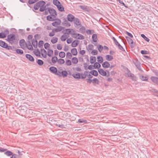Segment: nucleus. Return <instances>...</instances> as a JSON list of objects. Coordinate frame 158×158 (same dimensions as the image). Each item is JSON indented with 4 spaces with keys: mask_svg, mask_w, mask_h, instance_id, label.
<instances>
[{
    "mask_svg": "<svg viewBox=\"0 0 158 158\" xmlns=\"http://www.w3.org/2000/svg\"><path fill=\"white\" fill-rule=\"evenodd\" d=\"M33 47L36 48L37 47V40H34V39L31 41Z\"/></svg>",
    "mask_w": 158,
    "mask_h": 158,
    "instance_id": "obj_23",
    "label": "nucleus"
},
{
    "mask_svg": "<svg viewBox=\"0 0 158 158\" xmlns=\"http://www.w3.org/2000/svg\"><path fill=\"white\" fill-rule=\"evenodd\" d=\"M41 52L42 56L44 58H46L47 54L46 51L44 49L41 48Z\"/></svg>",
    "mask_w": 158,
    "mask_h": 158,
    "instance_id": "obj_17",
    "label": "nucleus"
},
{
    "mask_svg": "<svg viewBox=\"0 0 158 158\" xmlns=\"http://www.w3.org/2000/svg\"><path fill=\"white\" fill-rule=\"evenodd\" d=\"M71 52L72 54L74 56L76 55L77 54V50L75 48H73L71 49Z\"/></svg>",
    "mask_w": 158,
    "mask_h": 158,
    "instance_id": "obj_28",
    "label": "nucleus"
},
{
    "mask_svg": "<svg viewBox=\"0 0 158 158\" xmlns=\"http://www.w3.org/2000/svg\"><path fill=\"white\" fill-rule=\"evenodd\" d=\"M92 75L95 76H97L98 75V73L96 70H93L91 71L90 72Z\"/></svg>",
    "mask_w": 158,
    "mask_h": 158,
    "instance_id": "obj_35",
    "label": "nucleus"
},
{
    "mask_svg": "<svg viewBox=\"0 0 158 158\" xmlns=\"http://www.w3.org/2000/svg\"><path fill=\"white\" fill-rule=\"evenodd\" d=\"M44 42L42 40H40L38 43V46L39 48H41L43 47Z\"/></svg>",
    "mask_w": 158,
    "mask_h": 158,
    "instance_id": "obj_44",
    "label": "nucleus"
},
{
    "mask_svg": "<svg viewBox=\"0 0 158 158\" xmlns=\"http://www.w3.org/2000/svg\"><path fill=\"white\" fill-rule=\"evenodd\" d=\"M45 4L46 3L44 1H40L37 2L34 5L33 8L35 10H38L40 8V11L43 12L45 9L46 7Z\"/></svg>",
    "mask_w": 158,
    "mask_h": 158,
    "instance_id": "obj_1",
    "label": "nucleus"
},
{
    "mask_svg": "<svg viewBox=\"0 0 158 158\" xmlns=\"http://www.w3.org/2000/svg\"><path fill=\"white\" fill-rule=\"evenodd\" d=\"M118 48L122 50V51H124L125 50L123 48L122 46L120 44H118Z\"/></svg>",
    "mask_w": 158,
    "mask_h": 158,
    "instance_id": "obj_62",
    "label": "nucleus"
},
{
    "mask_svg": "<svg viewBox=\"0 0 158 158\" xmlns=\"http://www.w3.org/2000/svg\"><path fill=\"white\" fill-rule=\"evenodd\" d=\"M67 18L68 20L70 22H72L74 19L75 17L73 15L69 14L67 15Z\"/></svg>",
    "mask_w": 158,
    "mask_h": 158,
    "instance_id": "obj_12",
    "label": "nucleus"
},
{
    "mask_svg": "<svg viewBox=\"0 0 158 158\" xmlns=\"http://www.w3.org/2000/svg\"><path fill=\"white\" fill-rule=\"evenodd\" d=\"M92 83H96L98 84L99 83V80L96 78H94L92 80Z\"/></svg>",
    "mask_w": 158,
    "mask_h": 158,
    "instance_id": "obj_51",
    "label": "nucleus"
},
{
    "mask_svg": "<svg viewBox=\"0 0 158 158\" xmlns=\"http://www.w3.org/2000/svg\"><path fill=\"white\" fill-rule=\"evenodd\" d=\"M140 78L141 80L143 81H146L148 79L147 77L145 76H144L143 75L140 76Z\"/></svg>",
    "mask_w": 158,
    "mask_h": 158,
    "instance_id": "obj_53",
    "label": "nucleus"
},
{
    "mask_svg": "<svg viewBox=\"0 0 158 158\" xmlns=\"http://www.w3.org/2000/svg\"><path fill=\"white\" fill-rule=\"evenodd\" d=\"M53 51L51 49H48V52L47 53L49 57H51L52 55H53Z\"/></svg>",
    "mask_w": 158,
    "mask_h": 158,
    "instance_id": "obj_32",
    "label": "nucleus"
},
{
    "mask_svg": "<svg viewBox=\"0 0 158 158\" xmlns=\"http://www.w3.org/2000/svg\"><path fill=\"white\" fill-rule=\"evenodd\" d=\"M102 67L105 69L108 68L110 66V64L107 61H105L102 64Z\"/></svg>",
    "mask_w": 158,
    "mask_h": 158,
    "instance_id": "obj_14",
    "label": "nucleus"
},
{
    "mask_svg": "<svg viewBox=\"0 0 158 158\" xmlns=\"http://www.w3.org/2000/svg\"><path fill=\"white\" fill-rule=\"evenodd\" d=\"M58 10L62 12L64 11V8L63 6L60 4V5L57 7Z\"/></svg>",
    "mask_w": 158,
    "mask_h": 158,
    "instance_id": "obj_30",
    "label": "nucleus"
},
{
    "mask_svg": "<svg viewBox=\"0 0 158 158\" xmlns=\"http://www.w3.org/2000/svg\"><path fill=\"white\" fill-rule=\"evenodd\" d=\"M36 62L40 65H42L44 64V62L40 59H38L37 60Z\"/></svg>",
    "mask_w": 158,
    "mask_h": 158,
    "instance_id": "obj_50",
    "label": "nucleus"
},
{
    "mask_svg": "<svg viewBox=\"0 0 158 158\" xmlns=\"http://www.w3.org/2000/svg\"><path fill=\"white\" fill-rule=\"evenodd\" d=\"M61 30H52V31L49 33V35L50 36H52L55 35V33L60 31Z\"/></svg>",
    "mask_w": 158,
    "mask_h": 158,
    "instance_id": "obj_26",
    "label": "nucleus"
},
{
    "mask_svg": "<svg viewBox=\"0 0 158 158\" xmlns=\"http://www.w3.org/2000/svg\"><path fill=\"white\" fill-rule=\"evenodd\" d=\"M141 53L142 54H148V52L147 51L141 50Z\"/></svg>",
    "mask_w": 158,
    "mask_h": 158,
    "instance_id": "obj_64",
    "label": "nucleus"
},
{
    "mask_svg": "<svg viewBox=\"0 0 158 158\" xmlns=\"http://www.w3.org/2000/svg\"><path fill=\"white\" fill-rule=\"evenodd\" d=\"M53 21L54 22L52 23V24L55 27L59 26L61 22L60 20L59 19H55Z\"/></svg>",
    "mask_w": 158,
    "mask_h": 158,
    "instance_id": "obj_6",
    "label": "nucleus"
},
{
    "mask_svg": "<svg viewBox=\"0 0 158 158\" xmlns=\"http://www.w3.org/2000/svg\"><path fill=\"white\" fill-rule=\"evenodd\" d=\"M26 57L31 62H33L34 61V58L30 54H26Z\"/></svg>",
    "mask_w": 158,
    "mask_h": 158,
    "instance_id": "obj_16",
    "label": "nucleus"
},
{
    "mask_svg": "<svg viewBox=\"0 0 158 158\" xmlns=\"http://www.w3.org/2000/svg\"><path fill=\"white\" fill-rule=\"evenodd\" d=\"M61 73L60 71H57V73H55V74L57 75L59 77H60L61 76Z\"/></svg>",
    "mask_w": 158,
    "mask_h": 158,
    "instance_id": "obj_63",
    "label": "nucleus"
},
{
    "mask_svg": "<svg viewBox=\"0 0 158 158\" xmlns=\"http://www.w3.org/2000/svg\"><path fill=\"white\" fill-rule=\"evenodd\" d=\"M12 156L10 157L11 158H19V156L16 154H12Z\"/></svg>",
    "mask_w": 158,
    "mask_h": 158,
    "instance_id": "obj_58",
    "label": "nucleus"
},
{
    "mask_svg": "<svg viewBox=\"0 0 158 158\" xmlns=\"http://www.w3.org/2000/svg\"><path fill=\"white\" fill-rule=\"evenodd\" d=\"M50 46V45L48 43H45L44 44V47L45 49H47V48H48L49 46Z\"/></svg>",
    "mask_w": 158,
    "mask_h": 158,
    "instance_id": "obj_61",
    "label": "nucleus"
},
{
    "mask_svg": "<svg viewBox=\"0 0 158 158\" xmlns=\"http://www.w3.org/2000/svg\"><path fill=\"white\" fill-rule=\"evenodd\" d=\"M74 23L75 27L77 28H80V30H85V28L82 26L79 19L78 18H75L74 20Z\"/></svg>",
    "mask_w": 158,
    "mask_h": 158,
    "instance_id": "obj_3",
    "label": "nucleus"
},
{
    "mask_svg": "<svg viewBox=\"0 0 158 158\" xmlns=\"http://www.w3.org/2000/svg\"><path fill=\"white\" fill-rule=\"evenodd\" d=\"M81 8L85 10L89 11L90 10L89 8L85 6H80Z\"/></svg>",
    "mask_w": 158,
    "mask_h": 158,
    "instance_id": "obj_24",
    "label": "nucleus"
},
{
    "mask_svg": "<svg viewBox=\"0 0 158 158\" xmlns=\"http://www.w3.org/2000/svg\"><path fill=\"white\" fill-rule=\"evenodd\" d=\"M16 52L17 53L19 54H22L23 53V51L22 50L19 49H17L15 50Z\"/></svg>",
    "mask_w": 158,
    "mask_h": 158,
    "instance_id": "obj_46",
    "label": "nucleus"
},
{
    "mask_svg": "<svg viewBox=\"0 0 158 158\" xmlns=\"http://www.w3.org/2000/svg\"><path fill=\"white\" fill-rule=\"evenodd\" d=\"M98 72L102 76H106V72L104 71L102 69H98Z\"/></svg>",
    "mask_w": 158,
    "mask_h": 158,
    "instance_id": "obj_13",
    "label": "nucleus"
},
{
    "mask_svg": "<svg viewBox=\"0 0 158 158\" xmlns=\"http://www.w3.org/2000/svg\"><path fill=\"white\" fill-rule=\"evenodd\" d=\"M25 40H21L19 41V45L22 48H23L25 47Z\"/></svg>",
    "mask_w": 158,
    "mask_h": 158,
    "instance_id": "obj_21",
    "label": "nucleus"
},
{
    "mask_svg": "<svg viewBox=\"0 0 158 158\" xmlns=\"http://www.w3.org/2000/svg\"><path fill=\"white\" fill-rule=\"evenodd\" d=\"M65 65L67 66H70L72 64V62L69 60H67L65 61Z\"/></svg>",
    "mask_w": 158,
    "mask_h": 158,
    "instance_id": "obj_47",
    "label": "nucleus"
},
{
    "mask_svg": "<svg viewBox=\"0 0 158 158\" xmlns=\"http://www.w3.org/2000/svg\"><path fill=\"white\" fill-rule=\"evenodd\" d=\"M133 62L137 68L140 71L141 70V63L138 60H135Z\"/></svg>",
    "mask_w": 158,
    "mask_h": 158,
    "instance_id": "obj_8",
    "label": "nucleus"
},
{
    "mask_svg": "<svg viewBox=\"0 0 158 158\" xmlns=\"http://www.w3.org/2000/svg\"><path fill=\"white\" fill-rule=\"evenodd\" d=\"M48 11L49 12L50 15L52 16L56 17L57 14L56 10L54 9L50 8H48Z\"/></svg>",
    "mask_w": 158,
    "mask_h": 158,
    "instance_id": "obj_7",
    "label": "nucleus"
},
{
    "mask_svg": "<svg viewBox=\"0 0 158 158\" xmlns=\"http://www.w3.org/2000/svg\"><path fill=\"white\" fill-rule=\"evenodd\" d=\"M98 51L101 52L103 49V47L102 45L99 44L98 45Z\"/></svg>",
    "mask_w": 158,
    "mask_h": 158,
    "instance_id": "obj_52",
    "label": "nucleus"
},
{
    "mask_svg": "<svg viewBox=\"0 0 158 158\" xmlns=\"http://www.w3.org/2000/svg\"><path fill=\"white\" fill-rule=\"evenodd\" d=\"M39 0H29L28 2L29 4H31L34 3Z\"/></svg>",
    "mask_w": 158,
    "mask_h": 158,
    "instance_id": "obj_55",
    "label": "nucleus"
},
{
    "mask_svg": "<svg viewBox=\"0 0 158 158\" xmlns=\"http://www.w3.org/2000/svg\"><path fill=\"white\" fill-rule=\"evenodd\" d=\"M72 76L75 78L77 79H79L81 78L79 73H73L72 74Z\"/></svg>",
    "mask_w": 158,
    "mask_h": 158,
    "instance_id": "obj_19",
    "label": "nucleus"
},
{
    "mask_svg": "<svg viewBox=\"0 0 158 158\" xmlns=\"http://www.w3.org/2000/svg\"><path fill=\"white\" fill-rule=\"evenodd\" d=\"M87 121L86 120L83 119H79L78 121V122L80 123H86Z\"/></svg>",
    "mask_w": 158,
    "mask_h": 158,
    "instance_id": "obj_54",
    "label": "nucleus"
},
{
    "mask_svg": "<svg viewBox=\"0 0 158 158\" xmlns=\"http://www.w3.org/2000/svg\"><path fill=\"white\" fill-rule=\"evenodd\" d=\"M32 43L31 41H28L27 42V43L26 44L27 47V48L30 50H33V48L32 46Z\"/></svg>",
    "mask_w": 158,
    "mask_h": 158,
    "instance_id": "obj_11",
    "label": "nucleus"
},
{
    "mask_svg": "<svg viewBox=\"0 0 158 158\" xmlns=\"http://www.w3.org/2000/svg\"><path fill=\"white\" fill-rule=\"evenodd\" d=\"M78 41L74 40L72 43L71 44V46L73 47H75L78 45Z\"/></svg>",
    "mask_w": 158,
    "mask_h": 158,
    "instance_id": "obj_36",
    "label": "nucleus"
},
{
    "mask_svg": "<svg viewBox=\"0 0 158 158\" xmlns=\"http://www.w3.org/2000/svg\"><path fill=\"white\" fill-rule=\"evenodd\" d=\"M68 74L67 72L65 70H63L61 72V74L63 77H66L68 75Z\"/></svg>",
    "mask_w": 158,
    "mask_h": 158,
    "instance_id": "obj_39",
    "label": "nucleus"
},
{
    "mask_svg": "<svg viewBox=\"0 0 158 158\" xmlns=\"http://www.w3.org/2000/svg\"><path fill=\"white\" fill-rule=\"evenodd\" d=\"M8 33V30H4V32L0 33V38H5L6 35Z\"/></svg>",
    "mask_w": 158,
    "mask_h": 158,
    "instance_id": "obj_10",
    "label": "nucleus"
},
{
    "mask_svg": "<svg viewBox=\"0 0 158 158\" xmlns=\"http://www.w3.org/2000/svg\"><path fill=\"white\" fill-rule=\"evenodd\" d=\"M96 60L95 56H91L90 58V62L91 64H93L96 61Z\"/></svg>",
    "mask_w": 158,
    "mask_h": 158,
    "instance_id": "obj_22",
    "label": "nucleus"
},
{
    "mask_svg": "<svg viewBox=\"0 0 158 158\" xmlns=\"http://www.w3.org/2000/svg\"><path fill=\"white\" fill-rule=\"evenodd\" d=\"M141 36L147 42H148L150 41L149 39L146 36L144 35L143 34H141Z\"/></svg>",
    "mask_w": 158,
    "mask_h": 158,
    "instance_id": "obj_49",
    "label": "nucleus"
},
{
    "mask_svg": "<svg viewBox=\"0 0 158 158\" xmlns=\"http://www.w3.org/2000/svg\"><path fill=\"white\" fill-rule=\"evenodd\" d=\"M65 62L64 60L63 59H59L58 60L57 63L59 64H64Z\"/></svg>",
    "mask_w": 158,
    "mask_h": 158,
    "instance_id": "obj_34",
    "label": "nucleus"
},
{
    "mask_svg": "<svg viewBox=\"0 0 158 158\" xmlns=\"http://www.w3.org/2000/svg\"><path fill=\"white\" fill-rule=\"evenodd\" d=\"M94 46L92 44H90L88 45L87 50L89 52H90L93 48Z\"/></svg>",
    "mask_w": 158,
    "mask_h": 158,
    "instance_id": "obj_38",
    "label": "nucleus"
},
{
    "mask_svg": "<svg viewBox=\"0 0 158 158\" xmlns=\"http://www.w3.org/2000/svg\"><path fill=\"white\" fill-rule=\"evenodd\" d=\"M57 57L56 56L52 57V61L53 64H55L58 61Z\"/></svg>",
    "mask_w": 158,
    "mask_h": 158,
    "instance_id": "obj_33",
    "label": "nucleus"
},
{
    "mask_svg": "<svg viewBox=\"0 0 158 158\" xmlns=\"http://www.w3.org/2000/svg\"><path fill=\"white\" fill-rule=\"evenodd\" d=\"M126 38L129 44H132L133 43V40L130 37L126 36Z\"/></svg>",
    "mask_w": 158,
    "mask_h": 158,
    "instance_id": "obj_42",
    "label": "nucleus"
},
{
    "mask_svg": "<svg viewBox=\"0 0 158 158\" xmlns=\"http://www.w3.org/2000/svg\"><path fill=\"white\" fill-rule=\"evenodd\" d=\"M98 61L99 63H102L103 62V59L102 56H99L97 57Z\"/></svg>",
    "mask_w": 158,
    "mask_h": 158,
    "instance_id": "obj_43",
    "label": "nucleus"
},
{
    "mask_svg": "<svg viewBox=\"0 0 158 158\" xmlns=\"http://www.w3.org/2000/svg\"><path fill=\"white\" fill-rule=\"evenodd\" d=\"M92 38L93 39V41L96 42L97 41V35L96 34H93L92 36Z\"/></svg>",
    "mask_w": 158,
    "mask_h": 158,
    "instance_id": "obj_37",
    "label": "nucleus"
},
{
    "mask_svg": "<svg viewBox=\"0 0 158 158\" xmlns=\"http://www.w3.org/2000/svg\"><path fill=\"white\" fill-rule=\"evenodd\" d=\"M125 70L126 71L125 73V76L127 77H130L131 79L133 81H136L137 80L136 77L135 75L131 73V71L127 68L125 69Z\"/></svg>",
    "mask_w": 158,
    "mask_h": 158,
    "instance_id": "obj_2",
    "label": "nucleus"
},
{
    "mask_svg": "<svg viewBox=\"0 0 158 158\" xmlns=\"http://www.w3.org/2000/svg\"><path fill=\"white\" fill-rule=\"evenodd\" d=\"M4 153L5 155L8 156H11L13 154V153L9 151H6Z\"/></svg>",
    "mask_w": 158,
    "mask_h": 158,
    "instance_id": "obj_45",
    "label": "nucleus"
},
{
    "mask_svg": "<svg viewBox=\"0 0 158 158\" xmlns=\"http://www.w3.org/2000/svg\"><path fill=\"white\" fill-rule=\"evenodd\" d=\"M72 55L70 52H68L66 54V58L69 59H71L72 57Z\"/></svg>",
    "mask_w": 158,
    "mask_h": 158,
    "instance_id": "obj_48",
    "label": "nucleus"
},
{
    "mask_svg": "<svg viewBox=\"0 0 158 158\" xmlns=\"http://www.w3.org/2000/svg\"><path fill=\"white\" fill-rule=\"evenodd\" d=\"M72 36L73 38L83 40L84 39V37L83 35L79 34H74Z\"/></svg>",
    "mask_w": 158,
    "mask_h": 158,
    "instance_id": "obj_9",
    "label": "nucleus"
},
{
    "mask_svg": "<svg viewBox=\"0 0 158 158\" xmlns=\"http://www.w3.org/2000/svg\"><path fill=\"white\" fill-rule=\"evenodd\" d=\"M105 58L107 60L110 61L113 59V57L111 55H106L105 56Z\"/></svg>",
    "mask_w": 158,
    "mask_h": 158,
    "instance_id": "obj_25",
    "label": "nucleus"
},
{
    "mask_svg": "<svg viewBox=\"0 0 158 158\" xmlns=\"http://www.w3.org/2000/svg\"><path fill=\"white\" fill-rule=\"evenodd\" d=\"M91 53L93 55H96L98 53V51L96 50H93L91 52Z\"/></svg>",
    "mask_w": 158,
    "mask_h": 158,
    "instance_id": "obj_56",
    "label": "nucleus"
},
{
    "mask_svg": "<svg viewBox=\"0 0 158 158\" xmlns=\"http://www.w3.org/2000/svg\"><path fill=\"white\" fill-rule=\"evenodd\" d=\"M8 41L11 44H13L15 40V36L14 34H10L7 37Z\"/></svg>",
    "mask_w": 158,
    "mask_h": 158,
    "instance_id": "obj_5",
    "label": "nucleus"
},
{
    "mask_svg": "<svg viewBox=\"0 0 158 158\" xmlns=\"http://www.w3.org/2000/svg\"><path fill=\"white\" fill-rule=\"evenodd\" d=\"M7 44L5 42L2 40H0V46L2 47L5 48Z\"/></svg>",
    "mask_w": 158,
    "mask_h": 158,
    "instance_id": "obj_29",
    "label": "nucleus"
},
{
    "mask_svg": "<svg viewBox=\"0 0 158 158\" xmlns=\"http://www.w3.org/2000/svg\"><path fill=\"white\" fill-rule=\"evenodd\" d=\"M57 48L58 50H61L62 48V46L60 44H58L57 45Z\"/></svg>",
    "mask_w": 158,
    "mask_h": 158,
    "instance_id": "obj_57",
    "label": "nucleus"
},
{
    "mask_svg": "<svg viewBox=\"0 0 158 158\" xmlns=\"http://www.w3.org/2000/svg\"><path fill=\"white\" fill-rule=\"evenodd\" d=\"M7 50H12V48L11 46H8V44H7L6 46L5 47V48Z\"/></svg>",
    "mask_w": 158,
    "mask_h": 158,
    "instance_id": "obj_60",
    "label": "nucleus"
},
{
    "mask_svg": "<svg viewBox=\"0 0 158 158\" xmlns=\"http://www.w3.org/2000/svg\"><path fill=\"white\" fill-rule=\"evenodd\" d=\"M53 3L57 7L61 4L60 3L58 0H53Z\"/></svg>",
    "mask_w": 158,
    "mask_h": 158,
    "instance_id": "obj_31",
    "label": "nucleus"
},
{
    "mask_svg": "<svg viewBox=\"0 0 158 158\" xmlns=\"http://www.w3.org/2000/svg\"><path fill=\"white\" fill-rule=\"evenodd\" d=\"M59 56L60 57L64 58L65 56V53L64 52H61L59 54Z\"/></svg>",
    "mask_w": 158,
    "mask_h": 158,
    "instance_id": "obj_41",
    "label": "nucleus"
},
{
    "mask_svg": "<svg viewBox=\"0 0 158 158\" xmlns=\"http://www.w3.org/2000/svg\"><path fill=\"white\" fill-rule=\"evenodd\" d=\"M56 17L49 15L47 17V19L50 21H53L56 19Z\"/></svg>",
    "mask_w": 158,
    "mask_h": 158,
    "instance_id": "obj_20",
    "label": "nucleus"
},
{
    "mask_svg": "<svg viewBox=\"0 0 158 158\" xmlns=\"http://www.w3.org/2000/svg\"><path fill=\"white\" fill-rule=\"evenodd\" d=\"M72 62L73 64H77L78 62V59L76 57H73L72 59Z\"/></svg>",
    "mask_w": 158,
    "mask_h": 158,
    "instance_id": "obj_27",
    "label": "nucleus"
},
{
    "mask_svg": "<svg viewBox=\"0 0 158 158\" xmlns=\"http://www.w3.org/2000/svg\"><path fill=\"white\" fill-rule=\"evenodd\" d=\"M151 79L155 83L157 84L158 82V78L155 77H152Z\"/></svg>",
    "mask_w": 158,
    "mask_h": 158,
    "instance_id": "obj_18",
    "label": "nucleus"
},
{
    "mask_svg": "<svg viewBox=\"0 0 158 158\" xmlns=\"http://www.w3.org/2000/svg\"><path fill=\"white\" fill-rule=\"evenodd\" d=\"M58 40V38L56 37H53L51 40V42L52 44H55L57 42Z\"/></svg>",
    "mask_w": 158,
    "mask_h": 158,
    "instance_id": "obj_40",
    "label": "nucleus"
},
{
    "mask_svg": "<svg viewBox=\"0 0 158 158\" xmlns=\"http://www.w3.org/2000/svg\"><path fill=\"white\" fill-rule=\"evenodd\" d=\"M72 30H62L64 34L61 37L60 39L62 41H65L69 37L68 35L71 33Z\"/></svg>",
    "mask_w": 158,
    "mask_h": 158,
    "instance_id": "obj_4",
    "label": "nucleus"
},
{
    "mask_svg": "<svg viewBox=\"0 0 158 158\" xmlns=\"http://www.w3.org/2000/svg\"><path fill=\"white\" fill-rule=\"evenodd\" d=\"M49 69L50 71L52 73L55 74L57 73V69L54 66H51L50 67Z\"/></svg>",
    "mask_w": 158,
    "mask_h": 158,
    "instance_id": "obj_15",
    "label": "nucleus"
},
{
    "mask_svg": "<svg viewBox=\"0 0 158 158\" xmlns=\"http://www.w3.org/2000/svg\"><path fill=\"white\" fill-rule=\"evenodd\" d=\"M80 75L81 76V78L82 79H85V78L86 77V76L85 75V74H84V73H81L80 74Z\"/></svg>",
    "mask_w": 158,
    "mask_h": 158,
    "instance_id": "obj_59",
    "label": "nucleus"
}]
</instances>
